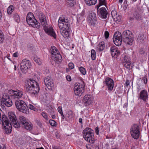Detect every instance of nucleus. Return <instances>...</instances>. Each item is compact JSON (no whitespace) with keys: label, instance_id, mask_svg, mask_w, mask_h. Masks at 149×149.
<instances>
[{"label":"nucleus","instance_id":"1","mask_svg":"<svg viewBox=\"0 0 149 149\" xmlns=\"http://www.w3.org/2000/svg\"><path fill=\"white\" fill-rule=\"evenodd\" d=\"M58 25L61 35L65 38H68L70 37V24L68 21H65L64 17H60L58 21Z\"/></svg>","mask_w":149,"mask_h":149},{"label":"nucleus","instance_id":"2","mask_svg":"<svg viewBox=\"0 0 149 149\" xmlns=\"http://www.w3.org/2000/svg\"><path fill=\"white\" fill-rule=\"evenodd\" d=\"M26 86L28 92L32 97L37 95L40 89L39 85L37 82L31 79L27 81Z\"/></svg>","mask_w":149,"mask_h":149},{"label":"nucleus","instance_id":"3","mask_svg":"<svg viewBox=\"0 0 149 149\" xmlns=\"http://www.w3.org/2000/svg\"><path fill=\"white\" fill-rule=\"evenodd\" d=\"M94 131L91 128L86 127L83 131V136L85 140L91 143L95 142Z\"/></svg>","mask_w":149,"mask_h":149},{"label":"nucleus","instance_id":"4","mask_svg":"<svg viewBox=\"0 0 149 149\" xmlns=\"http://www.w3.org/2000/svg\"><path fill=\"white\" fill-rule=\"evenodd\" d=\"M26 21L29 25H31L33 28L38 29L40 27V24L35 19L32 13H29L27 14Z\"/></svg>","mask_w":149,"mask_h":149},{"label":"nucleus","instance_id":"5","mask_svg":"<svg viewBox=\"0 0 149 149\" xmlns=\"http://www.w3.org/2000/svg\"><path fill=\"white\" fill-rule=\"evenodd\" d=\"M15 106L19 111L27 114L29 109L26 103L23 100L18 99L15 102Z\"/></svg>","mask_w":149,"mask_h":149},{"label":"nucleus","instance_id":"6","mask_svg":"<svg viewBox=\"0 0 149 149\" xmlns=\"http://www.w3.org/2000/svg\"><path fill=\"white\" fill-rule=\"evenodd\" d=\"M85 84L83 81L81 83H76L74 85V93L75 95L81 96L84 92Z\"/></svg>","mask_w":149,"mask_h":149},{"label":"nucleus","instance_id":"7","mask_svg":"<svg viewBox=\"0 0 149 149\" xmlns=\"http://www.w3.org/2000/svg\"><path fill=\"white\" fill-rule=\"evenodd\" d=\"M123 35L124 42L128 45H132L134 40L132 32L129 30H126L123 32Z\"/></svg>","mask_w":149,"mask_h":149},{"label":"nucleus","instance_id":"8","mask_svg":"<svg viewBox=\"0 0 149 149\" xmlns=\"http://www.w3.org/2000/svg\"><path fill=\"white\" fill-rule=\"evenodd\" d=\"M140 132V127L138 124H134L131 126V135L134 139H137L139 138Z\"/></svg>","mask_w":149,"mask_h":149},{"label":"nucleus","instance_id":"9","mask_svg":"<svg viewBox=\"0 0 149 149\" xmlns=\"http://www.w3.org/2000/svg\"><path fill=\"white\" fill-rule=\"evenodd\" d=\"M8 115L10 122L13 126L16 128H19L20 127V124L18 122L14 113L9 112Z\"/></svg>","mask_w":149,"mask_h":149},{"label":"nucleus","instance_id":"10","mask_svg":"<svg viewBox=\"0 0 149 149\" xmlns=\"http://www.w3.org/2000/svg\"><path fill=\"white\" fill-rule=\"evenodd\" d=\"M113 39L114 43L117 46L120 45L122 40V37L121 33L118 31L115 32Z\"/></svg>","mask_w":149,"mask_h":149},{"label":"nucleus","instance_id":"11","mask_svg":"<svg viewBox=\"0 0 149 149\" xmlns=\"http://www.w3.org/2000/svg\"><path fill=\"white\" fill-rule=\"evenodd\" d=\"M143 12L142 10L139 6H137L132 10L133 17L135 19L137 20L141 19V14Z\"/></svg>","mask_w":149,"mask_h":149},{"label":"nucleus","instance_id":"12","mask_svg":"<svg viewBox=\"0 0 149 149\" xmlns=\"http://www.w3.org/2000/svg\"><path fill=\"white\" fill-rule=\"evenodd\" d=\"M87 20L90 25L94 26L96 22V17L95 13L92 11L89 13Z\"/></svg>","mask_w":149,"mask_h":149},{"label":"nucleus","instance_id":"13","mask_svg":"<svg viewBox=\"0 0 149 149\" xmlns=\"http://www.w3.org/2000/svg\"><path fill=\"white\" fill-rule=\"evenodd\" d=\"M8 92L11 94V98L15 99L20 98L23 95V92L18 90L17 91H15L11 90L9 91Z\"/></svg>","mask_w":149,"mask_h":149},{"label":"nucleus","instance_id":"14","mask_svg":"<svg viewBox=\"0 0 149 149\" xmlns=\"http://www.w3.org/2000/svg\"><path fill=\"white\" fill-rule=\"evenodd\" d=\"M43 29L47 34L53 37L54 39H56V35L52 27L44 26Z\"/></svg>","mask_w":149,"mask_h":149},{"label":"nucleus","instance_id":"15","mask_svg":"<svg viewBox=\"0 0 149 149\" xmlns=\"http://www.w3.org/2000/svg\"><path fill=\"white\" fill-rule=\"evenodd\" d=\"M44 82L48 89L52 90L54 84L53 79L50 77L47 76L45 77L44 79Z\"/></svg>","mask_w":149,"mask_h":149},{"label":"nucleus","instance_id":"16","mask_svg":"<svg viewBox=\"0 0 149 149\" xmlns=\"http://www.w3.org/2000/svg\"><path fill=\"white\" fill-rule=\"evenodd\" d=\"M103 83L105 84L109 91H111L113 90L114 87V81L111 78L109 77L106 78Z\"/></svg>","mask_w":149,"mask_h":149},{"label":"nucleus","instance_id":"17","mask_svg":"<svg viewBox=\"0 0 149 149\" xmlns=\"http://www.w3.org/2000/svg\"><path fill=\"white\" fill-rule=\"evenodd\" d=\"M97 15L103 19L107 18L108 12L105 8L102 7L100 9H97Z\"/></svg>","mask_w":149,"mask_h":149},{"label":"nucleus","instance_id":"18","mask_svg":"<svg viewBox=\"0 0 149 149\" xmlns=\"http://www.w3.org/2000/svg\"><path fill=\"white\" fill-rule=\"evenodd\" d=\"M93 99L91 95L87 94L84 96L82 100V102L85 106H88L91 103Z\"/></svg>","mask_w":149,"mask_h":149},{"label":"nucleus","instance_id":"19","mask_svg":"<svg viewBox=\"0 0 149 149\" xmlns=\"http://www.w3.org/2000/svg\"><path fill=\"white\" fill-rule=\"evenodd\" d=\"M138 97L144 102H146L148 100V94L147 91L146 89L141 91L139 93Z\"/></svg>","mask_w":149,"mask_h":149},{"label":"nucleus","instance_id":"20","mask_svg":"<svg viewBox=\"0 0 149 149\" xmlns=\"http://www.w3.org/2000/svg\"><path fill=\"white\" fill-rule=\"evenodd\" d=\"M143 81L145 85L147 83V81L146 77L145 76L144 77H142V78H140L138 80V81L137 83V92H139L141 89H143V87H142V86H143V83L142 81Z\"/></svg>","mask_w":149,"mask_h":149},{"label":"nucleus","instance_id":"21","mask_svg":"<svg viewBox=\"0 0 149 149\" xmlns=\"http://www.w3.org/2000/svg\"><path fill=\"white\" fill-rule=\"evenodd\" d=\"M110 51L112 57L117 58L120 54V52L118 48L115 46H111L110 48Z\"/></svg>","mask_w":149,"mask_h":149},{"label":"nucleus","instance_id":"22","mask_svg":"<svg viewBox=\"0 0 149 149\" xmlns=\"http://www.w3.org/2000/svg\"><path fill=\"white\" fill-rule=\"evenodd\" d=\"M31 64L29 61L26 59L23 60L21 63V70H26L30 67Z\"/></svg>","mask_w":149,"mask_h":149},{"label":"nucleus","instance_id":"23","mask_svg":"<svg viewBox=\"0 0 149 149\" xmlns=\"http://www.w3.org/2000/svg\"><path fill=\"white\" fill-rule=\"evenodd\" d=\"M39 18L40 23L42 26H46L47 25V20L45 15L42 13H40L39 16Z\"/></svg>","mask_w":149,"mask_h":149},{"label":"nucleus","instance_id":"24","mask_svg":"<svg viewBox=\"0 0 149 149\" xmlns=\"http://www.w3.org/2000/svg\"><path fill=\"white\" fill-rule=\"evenodd\" d=\"M12 124L11 123L2 126V128L4 132L7 134L10 133L12 130Z\"/></svg>","mask_w":149,"mask_h":149},{"label":"nucleus","instance_id":"25","mask_svg":"<svg viewBox=\"0 0 149 149\" xmlns=\"http://www.w3.org/2000/svg\"><path fill=\"white\" fill-rule=\"evenodd\" d=\"M1 122L2 126L11 123L7 117L4 115L2 116Z\"/></svg>","mask_w":149,"mask_h":149},{"label":"nucleus","instance_id":"26","mask_svg":"<svg viewBox=\"0 0 149 149\" xmlns=\"http://www.w3.org/2000/svg\"><path fill=\"white\" fill-rule=\"evenodd\" d=\"M111 15L112 17L114 20L116 21L120 22V19L118 15H117V12L115 10H114L112 11Z\"/></svg>","mask_w":149,"mask_h":149},{"label":"nucleus","instance_id":"27","mask_svg":"<svg viewBox=\"0 0 149 149\" xmlns=\"http://www.w3.org/2000/svg\"><path fill=\"white\" fill-rule=\"evenodd\" d=\"M55 57L54 60L56 63H60L62 61V56L59 53V52H57V54L56 53L54 55Z\"/></svg>","mask_w":149,"mask_h":149},{"label":"nucleus","instance_id":"28","mask_svg":"<svg viewBox=\"0 0 149 149\" xmlns=\"http://www.w3.org/2000/svg\"><path fill=\"white\" fill-rule=\"evenodd\" d=\"M27 130L31 131L33 128V125L31 123L27 121L22 126Z\"/></svg>","mask_w":149,"mask_h":149},{"label":"nucleus","instance_id":"29","mask_svg":"<svg viewBox=\"0 0 149 149\" xmlns=\"http://www.w3.org/2000/svg\"><path fill=\"white\" fill-rule=\"evenodd\" d=\"M74 113L72 111L69 110L67 113L66 119H67L68 120H72L73 118L74 117Z\"/></svg>","mask_w":149,"mask_h":149},{"label":"nucleus","instance_id":"30","mask_svg":"<svg viewBox=\"0 0 149 149\" xmlns=\"http://www.w3.org/2000/svg\"><path fill=\"white\" fill-rule=\"evenodd\" d=\"M105 46L104 42V41L101 42L97 45L96 47L97 50L99 52L102 51L104 49Z\"/></svg>","mask_w":149,"mask_h":149},{"label":"nucleus","instance_id":"31","mask_svg":"<svg viewBox=\"0 0 149 149\" xmlns=\"http://www.w3.org/2000/svg\"><path fill=\"white\" fill-rule=\"evenodd\" d=\"M75 3V0H65V3L68 6L72 7Z\"/></svg>","mask_w":149,"mask_h":149},{"label":"nucleus","instance_id":"32","mask_svg":"<svg viewBox=\"0 0 149 149\" xmlns=\"http://www.w3.org/2000/svg\"><path fill=\"white\" fill-rule=\"evenodd\" d=\"M122 63L123 66L128 70L131 69L133 68V66L131 64V62Z\"/></svg>","mask_w":149,"mask_h":149},{"label":"nucleus","instance_id":"33","mask_svg":"<svg viewBox=\"0 0 149 149\" xmlns=\"http://www.w3.org/2000/svg\"><path fill=\"white\" fill-rule=\"evenodd\" d=\"M87 5L89 6L95 5L97 3V0H84Z\"/></svg>","mask_w":149,"mask_h":149},{"label":"nucleus","instance_id":"34","mask_svg":"<svg viewBox=\"0 0 149 149\" xmlns=\"http://www.w3.org/2000/svg\"><path fill=\"white\" fill-rule=\"evenodd\" d=\"M144 38L143 34H139L137 39V40L139 43H143L144 42Z\"/></svg>","mask_w":149,"mask_h":149},{"label":"nucleus","instance_id":"35","mask_svg":"<svg viewBox=\"0 0 149 149\" xmlns=\"http://www.w3.org/2000/svg\"><path fill=\"white\" fill-rule=\"evenodd\" d=\"M10 100V99L8 95L7 94H4L2 97L1 102H4Z\"/></svg>","mask_w":149,"mask_h":149},{"label":"nucleus","instance_id":"36","mask_svg":"<svg viewBox=\"0 0 149 149\" xmlns=\"http://www.w3.org/2000/svg\"><path fill=\"white\" fill-rule=\"evenodd\" d=\"M15 10V7L13 5H10L8 8L7 13L8 15H11Z\"/></svg>","mask_w":149,"mask_h":149},{"label":"nucleus","instance_id":"37","mask_svg":"<svg viewBox=\"0 0 149 149\" xmlns=\"http://www.w3.org/2000/svg\"><path fill=\"white\" fill-rule=\"evenodd\" d=\"M106 4V0H99V3L96 6L95 8L98 9L100 6L102 5H105Z\"/></svg>","mask_w":149,"mask_h":149},{"label":"nucleus","instance_id":"38","mask_svg":"<svg viewBox=\"0 0 149 149\" xmlns=\"http://www.w3.org/2000/svg\"><path fill=\"white\" fill-rule=\"evenodd\" d=\"M19 118L20 120V124L22 126L28 121L26 118L23 116H19Z\"/></svg>","mask_w":149,"mask_h":149},{"label":"nucleus","instance_id":"39","mask_svg":"<svg viewBox=\"0 0 149 149\" xmlns=\"http://www.w3.org/2000/svg\"><path fill=\"white\" fill-rule=\"evenodd\" d=\"M51 51L52 54L54 55L56 53L57 54V52H59L58 50L57 49L56 47L54 46L51 47Z\"/></svg>","mask_w":149,"mask_h":149},{"label":"nucleus","instance_id":"40","mask_svg":"<svg viewBox=\"0 0 149 149\" xmlns=\"http://www.w3.org/2000/svg\"><path fill=\"white\" fill-rule=\"evenodd\" d=\"M91 58L93 60H94L96 58V52L94 49H92L91 52Z\"/></svg>","mask_w":149,"mask_h":149},{"label":"nucleus","instance_id":"41","mask_svg":"<svg viewBox=\"0 0 149 149\" xmlns=\"http://www.w3.org/2000/svg\"><path fill=\"white\" fill-rule=\"evenodd\" d=\"M13 17L15 22L19 23L20 21V17L17 13H15Z\"/></svg>","mask_w":149,"mask_h":149},{"label":"nucleus","instance_id":"42","mask_svg":"<svg viewBox=\"0 0 149 149\" xmlns=\"http://www.w3.org/2000/svg\"><path fill=\"white\" fill-rule=\"evenodd\" d=\"M130 62H131L130 57L128 56H125L124 57V59L122 63H125Z\"/></svg>","mask_w":149,"mask_h":149},{"label":"nucleus","instance_id":"43","mask_svg":"<svg viewBox=\"0 0 149 149\" xmlns=\"http://www.w3.org/2000/svg\"><path fill=\"white\" fill-rule=\"evenodd\" d=\"M49 123L52 126L56 127L57 125V123L55 120H50Z\"/></svg>","mask_w":149,"mask_h":149},{"label":"nucleus","instance_id":"44","mask_svg":"<svg viewBox=\"0 0 149 149\" xmlns=\"http://www.w3.org/2000/svg\"><path fill=\"white\" fill-rule=\"evenodd\" d=\"M79 70L81 74L83 75H85L86 74V71L84 68L81 67L79 68Z\"/></svg>","mask_w":149,"mask_h":149},{"label":"nucleus","instance_id":"45","mask_svg":"<svg viewBox=\"0 0 149 149\" xmlns=\"http://www.w3.org/2000/svg\"><path fill=\"white\" fill-rule=\"evenodd\" d=\"M4 104L7 107H9L12 106L13 104V103L12 100H11L8 101H6L3 102Z\"/></svg>","mask_w":149,"mask_h":149},{"label":"nucleus","instance_id":"46","mask_svg":"<svg viewBox=\"0 0 149 149\" xmlns=\"http://www.w3.org/2000/svg\"><path fill=\"white\" fill-rule=\"evenodd\" d=\"M54 107L50 106L47 109V112L50 114H52L54 113Z\"/></svg>","mask_w":149,"mask_h":149},{"label":"nucleus","instance_id":"47","mask_svg":"<svg viewBox=\"0 0 149 149\" xmlns=\"http://www.w3.org/2000/svg\"><path fill=\"white\" fill-rule=\"evenodd\" d=\"M4 35L2 32H0V43H2L4 40Z\"/></svg>","mask_w":149,"mask_h":149},{"label":"nucleus","instance_id":"48","mask_svg":"<svg viewBox=\"0 0 149 149\" xmlns=\"http://www.w3.org/2000/svg\"><path fill=\"white\" fill-rule=\"evenodd\" d=\"M29 107L30 109L33 110L35 111H36L38 110L37 108H36L31 104H29Z\"/></svg>","mask_w":149,"mask_h":149},{"label":"nucleus","instance_id":"49","mask_svg":"<svg viewBox=\"0 0 149 149\" xmlns=\"http://www.w3.org/2000/svg\"><path fill=\"white\" fill-rule=\"evenodd\" d=\"M41 115L46 120H47L48 119V116L46 113L42 112L41 113Z\"/></svg>","mask_w":149,"mask_h":149},{"label":"nucleus","instance_id":"50","mask_svg":"<svg viewBox=\"0 0 149 149\" xmlns=\"http://www.w3.org/2000/svg\"><path fill=\"white\" fill-rule=\"evenodd\" d=\"M68 67L70 69H72L74 68V65L72 63H70L68 64Z\"/></svg>","mask_w":149,"mask_h":149},{"label":"nucleus","instance_id":"51","mask_svg":"<svg viewBox=\"0 0 149 149\" xmlns=\"http://www.w3.org/2000/svg\"><path fill=\"white\" fill-rule=\"evenodd\" d=\"M95 132L97 135L99 134V132H100V128L98 127H96L95 128Z\"/></svg>","mask_w":149,"mask_h":149},{"label":"nucleus","instance_id":"52","mask_svg":"<svg viewBox=\"0 0 149 149\" xmlns=\"http://www.w3.org/2000/svg\"><path fill=\"white\" fill-rule=\"evenodd\" d=\"M109 33L108 31H105L104 33V35L106 39H107L109 38Z\"/></svg>","mask_w":149,"mask_h":149},{"label":"nucleus","instance_id":"53","mask_svg":"<svg viewBox=\"0 0 149 149\" xmlns=\"http://www.w3.org/2000/svg\"><path fill=\"white\" fill-rule=\"evenodd\" d=\"M57 109H58V112L60 114L63 113L62 110V108L61 107L59 106L58 108Z\"/></svg>","mask_w":149,"mask_h":149},{"label":"nucleus","instance_id":"54","mask_svg":"<svg viewBox=\"0 0 149 149\" xmlns=\"http://www.w3.org/2000/svg\"><path fill=\"white\" fill-rule=\"evenodd\" d=\"M86 147L87 149H92V147L90 144H87L86 145Z\"/></svg>","mask_w":149,"mask_h":149},{"label":"nucleus","instance_id":"55","mask_svg":"<svg viewBox=\"0 0 149 149\" xmlns=\"http://www.w3.org/2000/svg\"><path fill=\"white\" fill-rule=\"evenodd\" d=\"M55 136L57 139H59L60 136V134L58 133V132H56L55 133Z\"/></svg>","mask_w":149,"mask_h":149},{"label":"nucleus","instance_id":"56","mask_svg":"<svg viewBox=\"0 0 149 149\" xmlns=\"http://www.w3.org/2000/svg\"><path fill=\"white\" fill-rule=\"evenodd\" d=\"M66 78L67 80L69 81H70L71 80V77L70 75H67L66 77Z\"/></svg>","mask_w":149,"mask_h":149},{"label":"nucleus","instance_id":"57","mask_svg":"<svg viewBox=\"0 0 149 149\" xmlns=\"http://www.w3.org/2000/svg\"><path fill=\"white\" fill-rule=\"evenodd\" d=\"M123 5L125 8H127V1L125 0L123 3Z\"/></svg>","mask_w":149,"mask_h":149},{"label":"nucleus","instance_id":"58","mask_svg":"<svg viewBox=\"0 0 149 149\" xmlns=\"http://www.w3.org/2000/svg\"><path fill=\"white\" fill-rule=\"evenodd\" d=\"M103 126L102 125L100 128V133H102L104 132V130L103 128Z\"/></svg>","mask_w":149,"mask_h":149},{"label":"nucleus","instance_id":"59","mask_svg":"<svg viewBox=\"0 0 149 149\" xmlns=\"http://www.w3.org/2000/svg\"><path fill=\"white\" fill-rule=\"evenodd\" d=\"M130 82L129 80H126L125 82V86L126 87H128L130 84Z\"/></svg>","mask_w":149,"mask_h":149},{"label":"nucleus","instance_id":"60","mask_svg":"<svg viewBox=\"0 0 149 149\" xmlns=\"http://www.w3.org/2000/svg\"><path fill=\"white\" fill-rule=\"evenodd\" d=\"M33 60L36 63H39V61H40V60L39 59H38L37 58H34Z\"/></svg>","mask_w":149,"mask_h":149},{"label":"nucleus","instance_id":"61","mask_svg":"<svg viewBox=\"0 0 149 149\" xmlns=\"http://www.w3.org/2000/svg\"><path fill=\"white\" fill-rule=\"evenodd\" d=\"M13 56L15 57H18V53L16 52L13 54Z\"/></svg>","mask_w":149,"mask_h":149},{"label":"nucleus","instance_id":"62","mask_svg":"<svg viewBox=\"0 0 149 149\" xmlns=\"http://www.w3.org/2000/svg\"><path fill=\"white\" fill-rule=\"evenodd\" d=\"M61 114V119H62V120H63L65 118V116L63 115V113Z\"/></svg>","mask_w":149,"mask_h":149},{"label":"nucleus","instance_id":"63","mask_svg":"<svg viewBox=\"0 0 149 149\" xmlns=\"http://www.w3.org/2000/svg\"><path fill=\"white\" fill-rule=\"evenodd\" d=\"M79 122L81 124H83L82 119L81 118H79Z\"/></svg>","mask_w":149,"mask_h":149},{"label":"nucleus","instance_id":"64","mask_svg":"<svg viewBox=\"0 0 149 149\" xmlns=\"http://www.w3.org/2000/svg\"><path fill=\"white\" fill-rule=\"evenodd\" d=\"M139 53L140 54H144V52L143 50H141L139 52Z\"/></svg>","mask_w":149,"mask_h":149}]
</instances>
